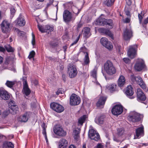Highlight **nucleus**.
Here are the masks:
<instances>
[{
  "mask_svg": "<svg viewBox=\"0 0 148 148\" xmlns=\"http://www.w3.org/2000/svg\"><path fill=\"white\" fill-rule=\"evenodd\" d=\"M102 25L106 26L108 29L102 28V34L109 36L113 39V34L109 30L113 27L112 20L111 19H106L104 18H102Z\"/></svg>",
  "mask_w": 148,
  "mask_h": 148,
  "instance_id": "f257e3e1",
  "label": "nucleus"
},
{
  "mask_svg": "<svg viewBox=\"0 0 148 148\" xmlns=\"http://www.w3.org/2000/svg\"><path fill=\"white\" fill-rule=\"evenodd\" d=\"M68 73L71 78L75 77L77 74V71L75 66L71 64H69L68 68Z\"/></svg>",
  "mask_w": 148,
  "mask_h": 148,
  "instance_id": "f03ea898",
  "label": "nucleus"
},
{
  "mask_svg": "<svg viewBox=\"0 0 148 148\" xmlns=\"http://www.w3.org/2000/svg\"><path fill=\"white\" fill-rule=\"evenodd\" d=\"M2 32L7 33L10 32L11 30L10 23L7 20H4L1 24Z\"/></svg>",
  "mask_w": 148,
  "mask_h": 148,
  "instance_id": "7ed1b4c3",
  "label": "nucleus"
},
{
  "mask_svg": "<svg viewBox=\"0 0 148 148\" xmlns=\"http://www.w3.org/2000/svg\"><path fill=\"white\" fill-rule=\"evenodd\" d=\"M127 118L129 121L133 122H136L140 120L139 114L135 112H131Z\"/></svg>",
  "mask_w": 148,
  "mask_h": 148,
  "instance_id": "20e7f679",
  "label": "nucleus"
},
{
  "mask_svg": "<svg viewBox=\"0 0 148 148\" xmlns=\"http://www.w3.org/2000/svg\"><path fill=\"white\" fill-rule=\"evenodd\" d=\"M80 102V97L75 94H72L70 97V104L75 106L79 104Z\"/></svg>",
  "mask_w": 148,
  "mask_h": 148,
  "instance_id": "39448f33",
  "label": "nucleus"
},
{
  "mask_svg": "<svg viewBox=\"0 0 148 148\" xmlns=\"http://www.w3.org/2000/svg\"><path fill=\"white\" fill-rule=\"evenodd\" d=\"M53 130L54 133L58 136H63L66 134V132L64 131L62 127L59 125H55L53 127Z\"/></svg>",
  "mask_w": 148,
  "mask_h": 148,
  "instance_id": "423d86ee",
  "label": "nucleus"
},
{
  "mask_svg": "<svg viewBox=\"0 0 148 148\" xmlns=\"http://www.w3.org/2000/svg\"><path fill=\"white\" fill-rule=\"evenodd\" d=\"M88 136L89 138L92 140L97 141L100 138L99 134L97 133L95 130L93 129H91L89 131Z\"/></svg>",
  "mask_w": 148,
  "mask_h": 148,
  "instance_id": "0eeeda50",
  "label": "nucleus"
},
{
  "mask_svg": "<svg viewBox=\"0 0 148 148\" xmlns=\"http://www.w3.org/2000/svg\"><path fill=\"white\" fill-rule=\"evenodd\" d=\"M137 46L136 45L131 46L127 52L128 56L131 59L134 58L136 55Z\"/></svg>",
  "mask_w": 148,
  "mask_h": 148,
  "instance_id": "6e6552de",
  "label": "nucleus"
},
{
  "mask_svg": "<svg viewBox=\"0 0 148 148\" xmlns=\"http://www.w3.org/2000/svg\"><path fill=\"white\" fill-rule=\"evenodd\" d=\"M123 111V108L122 106L116 105L114 106L112 110V113L115 115L121 114Z\"/></svg>",
  "mask_w": 148,
  "mask_h": 148,
  "instance_id": "1a4fd4ad",
  "label": "nucleus"
},
{
  "mask_svg": "<svg viewBox=\"0 0 148 148\" xmlns=\"http://www.w3.org/2000/svg\"><path fill=\"white\" fill-rule=\"evenodd\" d=\"M145 65L144 62L142 60H140L137 61L134 65V68L136 70L140 71L145 68Z\"/></svg>",
  "mask_w": 148,
  "mask_h": 148,
  "instance_id": "9d476101",
  "label": "nucleus"
},
{
  "mask_svg": "<svg viewBox=\"0 0 148 148\" xmlns=\"http://www.w3.org/2000/svg\"><path fill=\"white\" fill-rule=\"evenodd\" d=\"M50 105L53 110L58 112H61L64 110V108L62 106L57 103H51Z\"/></svg>",
  "mask_w": 148,
  "mask_h": 148,
  "instance_id": "9b49d317",
  "label": "nucleus"
},
{
  "mask_svg": "<svg viewBox=\"0 0 148 148\" xmlns=\"http://www.w3.org/2000/svg\"><path fill=\"white\" fill-rule=\"evenodd\" d=\"M63 18L64 21L66 23L69 22L72 18L71 13L68 10H65L63 13Z\"/></svg>",
  "mask_w": 148,
  "mask_h": 148,
  "instance_id": "f8f14e48",
  "label": "nucleus"
},
{
  "mask_svg": "<svg viewBox=\"0 0 148 148\" xmlns=\"http://www.w3.org/2000/svg\"><path fill=\"white\" fill-rule=\"evenodd\" d=\"M102 45L109 50H111L113 48L112 43L108 41L107 39L106 38L102 37Z\"/></svg>",
  "mask_w": 148,
  "mask_h": 148,
  "instance_id": "ddd939ff",
  "label": "nucleus"
},
{
  "mask_svg": "<svg viewBox=\"0 0 148 148\" xmlns=\"http://www.w3.org/2000/svg\"><path fill=\"white\" fill-rule=\"evenodd\" d=\"M123 38L125 40H130L132 36V32L130 29H126L124 32Z\"/></svg>",
  "mask_w": 148,
  "mask_h": 148,
  "instance_id": "4468645a",
  "label": "nucleus"
},
{
  "mask_svg": "<svg viewBox=\"0 0 148 148\" xmlns=\"http://www.w3.org/2000/svg\"><path fill=\"white\" fill-rule=\"evenodd\" d=\"M137 96L138 100L144 101L146 99V96L142 90L138 88L137 90Z\"/></svg>",
  "mask_w": 148,
  "mask_h": 148,
  "instance_id": "2eb2a0df",
  "label": "nucleus"
},
{
  "mask_svg": "<svg viewBox=\"0 0 148 148\" xmlns=\"http://www.w3.org/2000/svg\"><path fill=\"white\" fill-rule=\"evenodd\" d=\"M90 30V28L88 27H84L83 29L82 30V34L84 38H88L91 35Z\"/></svg>",
  "mask_w": 148,
  "mask_h": 148,
  "instance_id": "dca6fc26",
  "label": "nucleus"
},
{
  "mask_svg": "<svg viewBox=\"0 0 148 148\" xmlns=\"http://www.w3.org/2000/svg\"><path fill=\"white\" fill-rule=\"evenodd\" d=\"M125 93L127 96L130 97V99H132L134 98V97L132 96L134 94V90L131 86L129 85L127 86Z\"/></svg>",
  "mask_w": 148,
  "mask_h": 148,
  "instance_id": "f3484780",
  "label": "nucleus"
},
{
  "mask_svg": "<svg viewBox=\"0 0 148 148\" xmlns=\"http://www.w3.org/2000/svg\"><path fill=\"white\" fill-rule=\"evenodd\" d=\"M68 145V141L64 138H61L59 142V148H66Z\"/></svg>",
  "mask_w": 148,
  "mask_h": 148,
  "instance_id": "a211bd4d",
  "label": "nucleus"
},
{
  "mask_svg": "<svg viewBox=\"0 0 148 148\" xmlns=\"http://www.w3.org/2000/svg\"><path fill=\"white\" fill-rule=\"evenodd\" d=\"M17 24L20 26H23L25 23V21L21 14H20L17 20Z\"/></svg>",
  "mask_w": 148,
  "mask_h": 148,
  "instance_id": "6ab92c4d",
  "label": "nucleus"
},
{
  "mask_svg": "<svg viewBox=\"0 0 148 148\" xmlns=\"http://www.w3.org/2000/svg\"><path fill=\"white\" fill-rule=\"evenodd\" d=\"M88 119V116L86 115H84L81 116L78 119V125H83V123Z\"/></svg>",
  "mask_w": 148,
  "mask_h": 148,
  "instance_id": "aec40b11",
  "label": "nucleus"
},
{
  "mask_svg": "<svg viewBox=\"0 0 148 148\" xmlns=\"http://www.w3.org/2000/svg\"><path fill=\"white\" fill-rule=\"evenodd\" d=\"M29 117L28 113L27 112H26L19 117L18 120L22 122H25L27 121Z\"/></svg>",
  "mask_w": 148,
  "mask_h": 148,
  "instance_id": "412c9836",
  "label": "nucleus"
},
{
  "mask_svg": "<svg viewBox=\"0 0 148 148\" xmlns=\"http://www.w3.org/2000/svg\"><path fill=\"white\" fill-rule=\"evenodd\" d=\"M18 109L17 106H10L9 111L11 114H14L18 112Z\"/></svg>",
  "mask_w": 148,
  "mask_h": 148,
  "instance_id": "4be33fe9",
  "label": "nucleus"
},
{
  "mask_svg": "<svg viewBox=\"0 0 148 148\" xmlns=\"http://www.w3.org/2000/svg\"><path fill=\"white\" fill-rule=\"evenodd\" d=\"M143 132V127H141L138 128L136 130V136H135L134 139L138 138L140 135Z\"/></svg>",
  "mask_w": 148,
  "mask_h": 148,
  "instance_id": "5701e85b",
  "label": "nucleus"
},
{
  "mask_svg": "<svg viewBox=\"0 0 148 148\" xmlns=\"http://www.w3.org/2000/svg\"><path fill=\"white\" fill-rule=\"evenodd\" d=\"M125 79L123 75H121L118 79V85L120 87L123 86L125 83Z\"/></svg>",
  "mask_w": 148,
  "mask_h": 148,
  "instance_id": "b1692460",
  "label": "nucleus"
},
{
  "mask_svg": "<svg viewBox=\"0 0 148 148\" xmlns=\"http://www.w3.org/2000/svg\"><path fill=\"white\" fill-rule=\"evenodd\" d=\"M105 71L107 73L110 75H113L116 72V69L113 65L111 67L109 68L108 69H107Z\"/></svg>",
  "mask_w": 148,
  "mask_h": 148,
  "instance_id": "393cba45",
  "label": "nucleus"
},
{
  "mask_svg": "<svg viewBox=\"0 0 148 148\" xmlns=\"http://www.w3.org/2000/svg\"><path fill=\"white\" fill-rule=\"evenodd\" d=\"M23 92L26 96H28L30 94L31 91L28 87V85L23 86Z\"/></svg>",
  "mask_w": 148,
  "mask_h": 148,
  "instance_id": "a878e982",
  "label": "nucleus"
},
{
  "mask_svg": "<svg viewBox=\"0 0 148 148\" xmlns=\"http://www.w3.org/2000/svg\"><path fill=\"white\" fill-rule=\"evenodd\" d=\"M3 148H14V145L12 143L10 142L5 141L3 144Z\"/></svg>",
  "mask_w": 148,
  "mask_h": 148,
  "instance_id": "bb28decb",
  "label": "nucleus"
},
{
  "mask_svg": "<svg viewBox=\"0 0 148 148\" xmlns=\"http://www.w3.org/2000/svg\"><path fill=\"white\" fill-rule=\"evenodd\" d=\"M113 65L112 63L109 60H108L104 65V69L105 70L108 69Z\"/></svg>",
  "mask_w": 148,
  "mask_h": 148,
  "instance_id": "cd10ccee",
  "label": "nucleus"
},
{
  "mask_svg": "<svg viewBox=\"0 0 148 148\" xmlns=\"http://www.w3.org/2000/svg\"><path fill=\"white\" fill-rule=\"evenodd\" d=\"M115 1V0H106L103 2V4L108 7H111L112 5Z\"/></svg>",
  "mask_w": 148,
  "mask_h": 148,
  "instance_id": "c85d7f7f",
  "label": "nucleus"
},
{
  "mask_svg": "<svg viewBox=\"0 0 148 148\" xmlns=\"http://www.w3.org/2000/svg\"><path fill=\"white\" fill-rule=\"evenodd\" d=\"M116 86V84H113L107 85L106 86V88L110 91H114L115 90Z\"/></svg>",
  "mask_w": 148,
  "mask_h": 148,
  "instance_id": "c756f323",
  "label": "nucleus"
},
{
  "mask_svg": "<svg viewBox=\"0 0 148 148\" xmlns=\"http://www.w3.org/2000/svg\"><path fill=\"white\" fill-rule=\"evenodd\" d=\"M85 53H86V55L85 56V57L84 59V63L83 64V65H87L90 62L88 53L87 52H85Z\"/></svg>",
  "mask_w": 148,
  "mask_h": 148,
  "instance_id": "7c9ffc66",
  "label": "nucleus"
},
{
  "mask_svg": "<svg viewBox=\"0 0 148 148\" xmlns=\"http://www.w3.org/2000/svg\"><path fill=\"white\" fill-rule=\"evenodd\" d=\"M3 95H2V98L5 100H7L10 98V95L8 92L5 90Z\"/></svg>",
  "mask_w": 148,
  "mask_h": 148,
  "instance_id": "2f4dec72",
  "label": "nucleus"
},
{
  "mask_svg": "<svg viewBox=\"0 0 148 148\" xmlns=\"http://www.w3.org/2000/svg\"><path fill=\"white\" fill-rule=\"evenodd\" d=\"M98 98V100L96 104L97 107H99L102 105V95H99Z\"/></svg>",
  "mask_w": 148,
  "mask_h": 148,
  "instance_id": "473e14b6",
  "label": "nucleus"
},
{
  "mask_svg": "<svg viewBox=\"0 0 148 148\" xmlns=\"http://www.w3.org/2000/svg\"><path fill=\"white\" fill-rule=\"evenodd\" d=\"M101 117L102 116L101 115L97 116L95 120L96 123L98 124L101 125L102 124Z\"/></svg>",
  "mask_w": 148,
  "mask_h": 148,
  "instance_id": "72a5a7b5",
  "label": "nucleus"
},
{
  "mask_svg": "<svg viewBox=\"0 0 148 148\" xmlns=\"http://www.w3.org/2000/svg\"><path fill=\"white\" fill-rule=\"evenodd\" d=\"M5 47L8 52H13L14 51V49L9 45H6Z\"/></svg>",
  "mask_w": 148,
  "mask_h": 148,
  "instance_id": "f704fd0d",
  "label": "nucleus"
},
{
  "mask_svg": "<svg viewBox=\"0 0 148 148\" xmlns=\"http://www.w3.org/2000/svg\"><path fill=\"white\" fill-rule=\"evenodd\" d=\"M79 132L77 130H75L73 132L74 138L76 140H78L79 136Z\"/></svg>",
  "mask_w": 148,
  "mask_h": 148,
  "instance_id": "c9c22d12",
  "label": "nucleus"
},
{
  "mask_svg": "<svg viewBox=\"0 0 148 148\" xmlns=\"http://www.w3.org/2000/svg\"><path fill=\"white\" fill-rule=\"evenodd\" d=\"M14 84V82H12L9 81H7L5 84L7 86L10 88H12Z\"/></svg>",
  "mask_w": 148,
  "mask_h": 148,
  "instance_id": "e433bc0d",
  "label": "nucleus"
},
{
  "mask_svg": "<svg viewBox=\"0 0 148 148\" xmlns=\"http://www.w3.org/2000/svg\"><path fill=\"white\" fill-rule=\"evenodd\" d=\"M117 135L119 137L122 136L124 132V130L122 128H118L117 129Z\"/></svg>",
  "mask_w": 148,
  "mask_h": 148,
  "instance_id": "4c0bfd02",
  "label": "nucleus"
},
{
  "mask_svg": "<svg viewBox=\"0 0 148 148\" xmlns=\"http://www.w3.org/2000/svg\"><path fill=\"white\" fill-rule=\"evenodd\" d=\"M46 30L47 31V32L49 33V31L51 32L53 30V27H51L49 25H46L45 27Z\"/></svg>",
  "mask_w": 148,
  "mask_h": 148,
  "instance_id": "58836bf2",
  "label": "nucleus"
},
{
  "mask_svg": "<svg viewBox=\"0 0 148 148\" xmlns=\"http://www.w3.org/2000/svg\"><path fill=\"white\" fill-rule=\"evenodd\" d=\"M50 45L52 48L57 47L58 45V43L57 42H55L54 41L51 42Z\"/></svg>",
  "mask_w": 148,
  "mask_h": 148,
  "instance_id": "ea45409f",
  "label": "nucleus"
},
{
  "mask_svg": "<svg viewBox=\"0 0 148 148\" xmlns=\"http://www.w3.org/2000/svg\"><path fill=\"white\" fill-rule=\"evenodd\" d=\"M145 14V13H143V12H142L140 14L139 13L138 15V18L139 19V22L140 23H141L142 19L143 18V16H144Z\"/></svg>",
  "mask_w": 148,
  "mask_h": 148,
  "instance_id": "a19ab883",
  "label": "nucleus"
},
{
  "mask_svg": "<svg viewBox=\"0 0 148 148\" xmlns=\"http://www.w3.org/2000/svg\"><path fill=\"white\" fill-rule=\"evenodd\" d=\"M97 71V69L95 68L91 72V75L94 78L96 77Z\"/></svg>",
  "mask_w": 148,
  "mask_h": 148,
  "instance_id": "79ce46f5",
  "label": "nucleus"
},
{
  "mask_svg": "<svg viewBox=\"0 0 148 148\" xmlns=\"http://www.w3.org/2000/svg\"><path fill=\"white\" fill-rule=\"evenodd\" d=\"M142 88L145 90L146 91H147L148 90L147 89H146V87L145 84L144 83L143 81L142 82L140 83H139L138 84Z\"/></svg>",
  "mask_w": 148,
  "mask_h": 148,
  "instance_id": "37998d69",
  "label": "nucleus"
},
{
  "mask_svg": "<svg viewBox=\"0 0 148 148\" xmlns=\"http://www.w3.org/2000/svg\"><path fill=\"white\" fill-rule=\"evenodd\" d=\"M101 16L102 14L101 15H100V17L97 20L95 23L96 25H101V22H102V18L101 17Z\"/></svg>",
  "mask_w": 148,
  "mask_h": 148,
  "instance_id": "c03bdc74",
  "label": "nucleus"
},
{
  "mask_svg": "<svg viewBox=\"0 0 148 148\" xmlns=\"http://www.w3.org/2000/svg\"><path fill=\"white\" fill-rule=\"evenodd\" d=\"M135 79V81H136L137 83L138 84H139V83L143 81L141 78L139 76L136 77V78Z\"/></svg>",
  "mask_w": 148,
  "mask_h": 148,
  "instance_id": "a18cd8bd",
  "label": "nucleus"
},
{
  "mask_svg": "<svg viewBox=\"0 0 148 148\" xmlns=\"http://www.w3.org/2000/svg\"><path fill=\"white\" fill-rule=\"evenodd\" d=\"M38 27L39 30L42 33L47 32V31L46 30L45 28H44L41 26H40V25H38Z\"/></svg>",
  "mask_w": 148,
  "mask_h": 148,
  "instance_id": "49530a36",
  "label": "nucleus"
},
{
  "mask_svg": "<svg viewBox=\"0 0 148 148\" xmlns=\"http://www.w3.org/2000/svg\"><path fill=\"white\" fill-rule=\"evenodd\" d=\"M35 54V52L34 51H32L29 53V54L28 57L29 59L33 58Z\"/></svg>",
  "mask_w": 148,
  "mask_h": 148,
  "instance_id": "de8ad7c7",
  "label": "nucleus"
},
{
  "mask_svg": "<svg viewBox=\"0 0 148 148\" xmlns=\"http://www.w3.org/2000/svg\"><path fill=\"white\" fill-rule=\"evenodd\" d=\"M17 30L18 32V35L19 36H23L25 35V33L24 32L21 31H19L18 29H17Z\"/></svg>",
  "mask_w": 148,
  "mask_h": 148,
  "instance_id": "09e8293b",
  "label": "nucleus"
},
{
  "mask_svg": "<svg viewBox=\"0 0 148 148\" xmlns=\"http://www.w3.org/2000/svg\"><path fill=\"white\" fill-rule=\"evenodd\" d=\"M32 44L34 46L35 44V36L33 33H32Z\"/></svg>",
  "mask_w": 148,
  "mask_h": 148,
  "instance_id": "8fccbe9b",
  "label": "nucleus"
},
{
  "mask_svg": "<svg viewBox=\"0 0 148 148\" xmlns=\"http://www.w3.org/2000/svg\"><path fill=\"white\" fill-rule=\"evenodd\" d=\"M9 113H10V112L9 111V110L8 111H5L3 112V115L4 117H5L8 115Z\"/></svg>",
  "mask_w": 148,
  "mask_h": 148,
  "instance_id": "3c124183",
  "label": "nucleus"
},
{
  "mask_svg": "<svg viewBox=\"0 0 148 148\" xmlns=\"http://www.w3.org/2000/svg\"><path fill=\"white\" fill-rule=\"evenodd\" d=\"M123 61L126 63H130V60L127 58H124L123 59Z\"/></svg>",
  "mask_w": 148,
  "mask_h": 148,
  "instance_id": "603ef678",
  "label": "nucleus"
},
{
  "mask_svg": "<svg viewBox=\"0 0 148 148\" xmlns=\"http://www.w3.org/2000/svg\"><path fill=\"white\" fill-rule=\"evenodd\" d=\"M22 80L23 82V86L28 85L27 81L26 80V77H23L22 78Z\"/></svg>",
  "mask_w": 148,
  "mask_h": 148,
  "instance_id": "864d4df0",
  "label": "nucleus"
},
{
  "mask_svg": "<svg viewBox=\"0 0 148 148\" xmlns=\"http://www.w3.org/2000/svg\"><path fill=\"white\" fill-rule=\"evenodd\" d=\"M107 99L106 97H102V106L105 104L106 101ZM103 107H102V108Z\"/></svg>",
  "mask_w": 148,
  "mask_h": 148,
  "instance_id": "5fc2aeb1",
  "label": "nucleus"
},
{
  "mask_svg": "<svg viewBox=\"0 0 148 148\" xmlns=\"http://www.w3.org/2000/svg\"><path fill=\"white\" fill-rule=\"evenodd\" d=\"M5 90L3 89H0V97L2 98V95H3Z\"/></svg>",
  "mask_w": 148,
  "mask_h": 148,
  "instance_id": "6e6d98bb",
  "label": "nucleus"
},
{
  "mask_svg": "<svg viewBox=\"0 0 148 148\" xmlns=\"http://www.w3.org/2000/svg\"><path fill=\"white\" fill-rule=\"evenodd\" d=\"M9 106H12L16 105L15 104V102L14 101H11L9 102Z\"/></svg>",
  "mask_w": 148,
  "mask_h": 148,
  "instance_id": "4d7b16f0",
  "label": "nucleus"
},
{
  "mask_svg": "<svg viewBox=\"0 0 148 148\" xmlns=\"http://www.w3.org/2000/svg\"><path fill=\"white\" fill-rule=\"evenodd\" d=\"M136 77H135L134 75H131L130 76V79L133 82H135V78H136Z\"/></svg>",
  "mask_w": 148,
  "mask_h": 148,
  "instance_id": "13d9d810",
  "label": "nucleus"
},
{
  "mask_svg": "<svg viewBox=\"0 0 148 148\" xmlns=\"http://www.w3.org/2000/svg\"><path fill=\"white\" fill-rule=\"evenodd\" d=\"M113 140L114 141H116L117 142L121 141V140L120 138H117L115 136L114 137Z\"/></svg>",
  "mask_w": 148,
  "mask_h": 148,
  "instance_id": "bf43d9fd",
  "label": "nucleus"
},
{
  "mask_svg": "<svg viewBox=\"0 0 148 148\" xmlns=\"http://www.w3.org/2000/svg\"><path fill=\"white\" fill-rule=\"evenodd\" d=\"M62 88H59L56 92V94L58 95L60 93H62L63 91H62Z\"/></svg>",
  "mask_w": 148,
  "mask_h": 148,
  "instance_id": "052dcab7",
  "label": "nucleus"
},
{
  "mask_svg": "<svg viewBox=\"0 0 148 148\" xmlns=\"http://www.w3.org/2000/svg\"><path fill=\"white\" fill-rule=\"evenodd\" d=\"M10 10L11 13V14H13L15 13V10L14 8H12L10 9Z\"/></svg>",
  "mask_w": 148,
  "mask_h": 148,
  "instance_id": "680f3d73",
  "label": "nucleus"
},
{
  "mask_svg": "<svg viewBox=\"0 0 148 148\" xmlns=\"http://www.w3.org/2000/svg\"><path fill=\"white\" fill-rule=\"evenodd\" d=\"M79 36H80V35H79ZM79 38V36L78 38L77 39H76L74 42H73L71 44V46H73V45H74L76 44L77 43V42L78 41Z\"/></svg>",
  "mask_w": 148,
  "mask_h": 148,
  "instance_id": "e2e57ef3",
  "label": "nucleus"
},
{
  "mask_svg": "<svg viewBox=\"0 0 148 148\" xmlns=\"http://www.w3.org/2000/svg\"><path fill=\"white\" fill-rule=\"evenodd\" d=\"M80 49L81 51L84 52V53H86L84 52V51H86L87 50V48L85 46H84L81 47Z\"/></svg>",
  "mask_w": 148,
  "mask_h": 148,
  "instance_id": "0e129e2a",
  "label": "nucleus"
},
{
  "mask_svg": "<svg viewBox=\"0 0 148 148\" xmlns=\"http://www.w3.org/2000/svg\"><path fill=\"white\" fill-rule=\"evenodd\" d=\"M130 19L129 18H127L125 19L124 22L125 23H129L130 22Z\"/></svg>",
  "mask_w": 148,
  "mask_h": 148,
  "instance_id": "69168bd1",
  "label": "nucleus"
},
{
  "mask_svg": "<svg viewBox=\"0 0 148 148\" xmlns=\"http://www.w3.org/2000/svg\"><path fill=\"white\" fill-rule=\"evenodd\" d=\"M94 148H102V144L101 143H99Z\"/></svg>",
  "mask_w": 148,
  "mask_h": 148,
  "instance_id": "338daca9",
  "label": "nucleus"
},
{
  "mask_svg": "<svg viewBox=\"0 0 148 148\" xmlns=\"http://www.w3.org/2000/svg\"><path fill=\"white\" fill-rule=\"evenodd\" d=\"M42 127L43 129H46L47 128V125H46L45 123H42Z\"/></svg>",
  "mask_w": 148,
  "mask_h": 148,
  "instance_id": "774afa93",
  "label": "nucleus"
}]
</instances>
